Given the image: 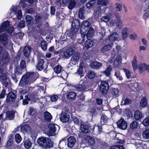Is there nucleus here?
<instances>
[{"label": "nucleus", "mask_w": 149, "mask_h": 149, "mask_svg": "<svg viewBox=\"0 0 149 149\" xmlns=\"http://www.w3.org/2000/svg\"><path fill=\"white\" fill-rule=\"evenodd\" d=\"M131 101L127 98H125L122 101V103L124 105H127L130 103Z\"/></svg>", "instance_id": "64"}, {"label": "nucleus", "mask_w": 149, "mask_h": 149, "mask_svg": "<svg viewBox=\"0 0 149 149\" xmlns=\"http://www.w3.org/2000/svg\"><path fill=\"white\" fill-rule=\"evenodd\" d=\"M102 65L101 63L97 61L91 62L90 64V67L93 69H98Z\"/></svg>", "instance_id": "17"}, {"label": "nucleus", "mask_w": 149, "mask_h": 149, "mask_svg": "<svg viewBox=\"0 0 149 149\" xmlns=\"http://www.w3.org/2000/svg\"><path fill=\"white\" fill-rule=\"evenodd\" d=\"M0 57H1L3 60H7L8 58V54L7 52L5 51V50L0 45Z\"/></svg>", "instance_id": "12"}, {"label": "nucleus", "mask_w": 149, "mask_h": 149, "mask_svg": "<svg viewBox=\"0 0 149 149\" xmlns=\"http://www.w3.org/2000/svg\"><path fill=\"white\" fill-rule=\"evenodd\" d=\"M148 105V100L146 97H143L141 99L140 106L142 108H144L146 107Z\"/></svg>", "instance_id": "23"}, {"label": "nucleus", "mask_w": 149, "mask_h": 149, "mask_svg": "<svg viewBox=\"0 0 149 149\" xmlns=\"http://www.w3.org/2000/svg\"><path fill=\"white\" fill-rule=\"evenodd\" d=\"M80 59V54L78 53H76L71 58L70 63L73 65L78 64Z\"/></svg>", "instance_id": "10"}, {"label": "nucleus", "mask_w": 149, "mask_h": 149, "mask_svg": "<svg viewBox=\"0 0 149 149\" xmlns=\"http://www.w3.org/2000/svg\"><path fill=\"white\" fill-rule=\"evenodd\" d=\"M117 125L118 128L123 130H125L127 127V123L122 118H121L118 121Z\"/></svg>", "instance_id": "9"}, {"label": "nucleus", "mask_w": 149, "mask_h": 149, "mask_svg": "<svg viewBox=\"0 0 149 149\" xmlns=\"http://www.w3.org/2000/svg\"><path fill=\"white\" fill-rule=\"evenodd\" d=\"M85 8V7H82L79 10V17L81 19L84 18Z\"/></svg>", "instance_id": "26"}, {"label": "nucleus", "mask_w": 149, "mask_h": 149, "mask_svg": "<svg viewBox=\"0 0 149 149\" xmlns=\"http://www.w3.org/2000/svg\"><path fill=\"white\" fill-rule=\"evenodd\" d=\"M24 146L26 149L29 148L31 146L32 143L31 141L29 139H24Z\"/></svg>", "instance_id": "25"}, {"label": "nucleus", "mask_w": 149, "mask_h": 149, "mask_svg": "<svg viewBox=\"0 0 149 149\" xmlns=\"http://www.w3.org/2000/svg\"><path fill=\"white\" fill-rule=\"evenodd\" d=\"M81 132L85 133H87L89 132V127L87 125H81Z\"/></svg>", "instance_id": "28"}, {"label": "nucleus", "mask_w": 149, "mask_h": 149, "mask_svg": "<svg viewBox=\"0 0 149 149\" xmlns=\"http://www.w3.org/2000/svg\"><path fill=\"white\" fill-rule=\"evenodd\" d=\"M79 27H72L71 30L69 33V37L72 39H74L76 38V34L79 29Z\"/></svg>", "instance_id": "8"}, {"label": "nucleus", "mask_w": 149, "mask_h": 149, "mask_svg": "<svg viewBox=\"0 0 149 149\" xmlns=\"http://www.w3.org/2000/svg\"><path fill=\"white\" fill-rule=\"evenodd\" d=\"M6 79V75L5 73H3L2 70L0 68V80L2 79L5 80Z\"/></svg>", "instance_id": "50"}, {"label": "nucleus", "mask_w": 149, "mask_h": 149, "mask_svg": "<svg viewBox=\"0 0 149 149\" xmlns=\"http://www.w3.org/2000/svg\"><path fill=\"white\" fill-rule=\"evenodd\" d=\"M15 95L13 92H10L8 94L6 100L7 102L14 101L15 99Z\"/></svg>", "instance_id": "16"}, {"label": "nucleus", "mask_w": 149, "mask_h": 149, "mask_svg": "<svg viewBox=\"0 0 149 149\" xmlns=\"http://www.w3.org/2000/svg\"><path fill=\"white\" fill-rule=\"evenodd\" d=\"M44 117L45 119L48 121H50L52 118L51 114L47 111H46L44 113Z\"/></svg>", "instance_id": "44"}, {"label": "nucleus", "mask_w": 149, "mask_h": 149, "mask_svg": "<svg viewBox=\"0 0 149 149\" xmlns=\"http://www.w3.org/2000/svg\"><path fill=\"white\" fill-rule=\"evenodd\" d=\"M118 38V34L116 32H114L109 36V39L111 41H114L117 40Z\"/></svg>", "instance_id": "24"}, {"label": "nucleus", "mask_w": 149, "mask_h": 149, "mask_svg": "<svg viewBox=\"0 0 149 149\" xmlns=\"http://www.w3.org/2000/svg\"><path fill=\"white\" fill-rule=\"evenodd\" d=\"M33 74L32 73H28L23 76L19 82L20 85L23 86L30 84L35 79L33 78Z\"/></svg>", "instance_id": "2"}, {"label": "nucleus", "mask_w": 149, "mask_h": 149, "mask_svg": "<svg viewBox=\"0 0 149 149\" xmlns=\"http://www.w3.org/2000/svg\"><path fill=\"white\" fill-rule=\"evenodd\" d=\"M60 119L63 123L68 122L70 119V116L67 113H61Z\"/></svg>", "instance_id": "14"}, {"label": "nucleus", "mask_w": 149, "mask_h": 149, "mask_svg": "<svg viewBox=\"0 0 149 149\" xmlns=\"http://www.w3.org/2000/svg\"><path fill=\"white\" fill-rule=\"evenodd\" d=\"M96 75V73L94 71H90L88 73V77L91 79L94 78Z\"/></svg>", "instance_id": "53"}, {"label": "nucleus", "mask_w": 149, "mask_h": 149, "mask_svg": "<svg viewBox=\"0 0 149 149\" xmlns=\"http://www.w3.org/2000/svg\"><path fill=\"white\" fill-rule=\"evenodd\" d=\"M68 146L70 148L73 147L75 145L76 142V140L75 138L72 136H70L68 139Z\"/></svg>", "instance_id": "13"}, {"label": "nucleus", "mask_w": 149, "mask_h": 149, "mask_svg": "<svg viewBox=\"0 0 149 149\" xmlns=\"http://www.w3.org/2000/svg\"><path fill=\"white\" fill-rule=\"evenodd\" d=\"M109 3L108 0H97V5L102 6H106Z\"/></svg>", "instance_id": "36"}, {"label": "nucleus", "mask_w": 149, "mask_h": 149, "mask_svg": "<svg viewBox=\"0 0 149 149\" xmlns=\"http://www.w3.org/2000/svg\"><path fill=\"white\" fill-rule=\"evenodd\" d=\"M110 16H109V15H108L106 16L103 17L101 18V19L102 21L106 23H107L109 21L110 18Z\"/></svg>", "instance_id": "61"}, {"label": "nucleus", "mask_w": 149, "mask_h": 149, "mask_svg": "<svg viewBox=\"0 0 149 149\" xmlns=\"http://www.w3.org/2000/svg\"><path fill=\"white\" fill-rule=\"evenodd\" d=\"M38 93V92H36L35 91L34 94L29 95L28 94L27 95H26L25 96V98L26 99H27L28 101H30L31 100H33L36 97V95Z\"/></svg>", "instance_id": "39"}, {"label": "nucleus", "mask_w": 149, "mask_h": 149, "mask_svg": "<svg viewBox=\"0 0 149 149\" xmlns=\"http://www.w3.org/2000/svg\"><path fill=\"white\" fill-rule=\"evenodd\" d=\"M91 27L90 24L86 20L83 21L81 24L80 27L81 33H84L87 32L89 28Z\"/></svg>", "instance_id": "4"}, {"label": "nucleus", "mask_w": 149, "mask_h": 149, "mask_svg": "<svg viewBox=\"0 0 149 149\" xmlns=\"http://www.w3.org/2000/svg\"><path fill=\"white\" fill-rule=\"evenodd\" d=\"M116 23V19L114 18H110L109 20V25L111 26H114Z\"/></svg>", "instance_id": "58"}, {"label": "nucleus", "mask_w": 149, "mask_h": 149, "mask_svg": "<svg viewBox=\"0 0 149 149\" xmlns=\"http://www.w3.org/2000/svg\"><path fill=\"white\" fill-rule=\"evenodd\" d=\"M96 1L95 0H90L86 5L87 8H90L95 5Z\"/></svg>", "instance_id": "48"}, {"label": "nucleus", "mask_w": 149, "mask_h": 149, "mask_svg": "<svg viewBox=\"0 0 149 149\" xmlns=\"http://www.w3.org/2000/svg\"><path fill=\"white\" fill-rule=\"evenodd\" d=\"M127 28H125L123 30L122 32V36L123 39H124L127 36Z\"/></svg>", "instance_id": "54"}, {"label": "nucleus", "mask_w": 149, "mask_h": 149, "mask_svg": "<svg viewBox=\"0 0 149 149\" xmlns=\"http://www.w3.org/2000/svg\"><path fill=\"white\" fill-rule=\"evenodd\" d=\"M50 100L52 102H55L58 98V97L56 95H54L50 97Z\"/></svg>", "instance_id": "63"}, {"label": "nucleus", "mask_w": 149, "mask_h": 149, "mask_svg": "<svg viewBox=\"0 0 149 149\" xmlns=\"http://www.w3.org/2000/svg\"><path fill=\"white\" fill-rule=\"evenodd\" d=\"M21 130L23 132H28L30 131V128L29 125L26 124L23 126L21 127Z\"/></svg>", "instance_id": "40"}, {"label": "nucleus", "mask_w": 149, "mask_h": 149, "mask_svg": "<svg viewBox=\"0 0 149 149\" xmlns=\"http://www.w3.org/2000/svg\"><path fill=\"white\" fill-rule=\"evenodd\" d=\"M80 25L79 22L78 20L76 19H74L72 24V27H76L77 28L78 27H79Z\"/></svg>", "instance_id": "46"}, {"label": "nucleus", "mask_w": 149, "mask_h": 149, "mask_svg": "<svg viewBox=\"0 0 149 149\" xmlns=\"http://www.w3.org/2000/svg\"><path fill=\"white\" fill-rule=\"evenodd\" d=\"M94 33V30L93 28L91 27L89 28L87 32L84 33H81L83 34L84 35H86L88 38H90L93 36Z\"/></svg>", "instance_id": "18"}, {"label": "nucleus", "mask_w": 149, "mask_h": 149, "mask_svg": "<svg viewBox=\"0 0 149 149\" xmlns=\"http://www.w3.org/2000/svg\"><path fill=\"white\" fill-rule=\"evenodd\" d=\"M55 72L57 74H58L61 72L63 70H62V67L60 65L56 66L54 68Z\"/></svg>", "instance_id": "33"}, {"label": "nucleus", "mask_w": 149, "mask_h": 149, "mask_svg": "<svg viewBox=\"0 0 149 149\" xmlns=\"http://www.w3.org/2000/svg\"><path fill=\"white\" fill-rule=\"evenodd\" d=\"M86 140L88 143L91 145H93L95 143V141L93 138L90 136H87Z\"/></svg>", "instance_id": "37"}, {"label": "nucleus", "mask_w": 149, "mask_h": 149, "mask_svg": "<svg viewBox=\"0 0 149 149\" xmlns=\"http://www.w3.org/2000/svg\"><path fill=\"white\" fill-rule=\"evenodd\" d=\"M37 142L38 145L43 148H50L53 146V141L49 138L45 137L39 138Z\"/></svg>", "instance_id": "1"}, {"label": "nucleus", "mask_w": 149, "mask_h": 149, "mask_svg": "<svg viewBox=\"0 0 149 149\" xmlns=\"http://www.w3.org/2000/svg\"><path fill=\"white\" fill-rule=\"evenodd\" d=\"M109 87L108 82L106 81H102L101 83L100 90L102 92L104 93H106Z\"/></svg>", "instance_id": "7"}, {"label": "nucleus", "mask_w": 149, "mask_h": 149, "mask_svg": "<svg viewBox=\"0 0 149 149\" xmlns=\"http://www.w3.org/2000/svg\"><path fill=\"white\" fill-rule=\"evenodd\" d=\"M143 125L146 127L148 126L149 125V116L145 118L142 122Z\"/></svg>", "instance_id": "57"}, {"label": "nucleus", "mask_w": 149, "mask_h": 149, "mask_svg": "<svg viewBox=\"0 0 149 149\" xmlns=\"http://www.w3.org/2000/svg\"><path fill=\"white\" fill-rule=\"evenodd\" d=\"M138 125V122L136 121H133L130 124V128L132 130L136 129L137 128Z\"/></svg>", "instance_id": "27"}, {"label": "nucleus", "mask_w": 149, "mask_h": 149, "mask_svg": "<svg viewBox=\"0 0 149 149\" xmlns=\"http://www.w3.org/2000/svg\"><path fill=\"white\" fill-rule=\"evenodd\" d=\"M139 69L140 73L143 72L146 70V65L145 64H141L139 65Z\"/></svg>", "instance_id": "45"}, {"label": "nucleus", "mask_w": 149, "mask_h": 149, "mask_svg": "<svg viewBox=\"0 0 149 149\" xmlns=\"http://www.w3.org/2000/svg\"><path fill=\"white\" fill-rule=\"evenodd\" d=\"M75 52V50L71 48H69L64 51L63 56L65 58H69Z\"/></svg>", "instance_id": "11"}, {"label": "nucleus", "mask_w": 149, "mask_h": 149, "mask_svg": "<svg viewBox=\"0 0 149 149\" xmlns=\"http://www.w3.org/2000/svg\"><path fill=\"white\" fill-rule=\"evenodd\" d=\"M66 140L63 139L61 141L58 145L59 147L61 149H64L66 147Z\"/></svg>", "instance_id": "34"}, {"label": "nucleus", "mask_w": 149, "mask_h": 149, "mask_svg": "<svg viewBox=\"0 0 149 149\" xmlns=\"http://www.w3.org/2000/svg\"><path fill=\"white\" fill-rule=\"evenodd\" d=\"M116 19L117 20L116 23V27L117 28L120 29L122 27L123 23L120 20V18L118 17H116Z\"/></svg>", "instance_id": "38"}, {"label": "nucleus", "mask_w": 149, "mask_h": 149, "mask_svg": "<svg viewBox=\"0 0 149 149\" xmlns=\"http://www.w3.org/2000/svg\"><path fill=\"white\" fill-rule=\"evenodd\" d=\"M109 120V118L105 115H103L101 117V124L103 125L104 123H107Z\"/></svg>", "instance_id": "47"}, {"label": "nucleus", "mask_w": 149, "mask_h": 149, "mask_svg": "<svg viewBox=\"0 0 149 149\" xmlns=\"http://www.w3.org/2000/svg\"><path fill=\"white\" fill-rule=\"evenodd\" d=\"M93 41L90 39H88L86 41L84 45V47H86L87 49H88L91 47L93 46Z\"/></svg>", "instance_id": "35"}, {"label": "nucleus", "mask_w": 149, "mask_h": 149, "mask_svg": "<svg viewBox=\"0 0 149 149\" xmlns=\"http://www.w3.org/2000/svg\"><path fill=\"white\" fill-rule=\"evenodd\" d=\"M15 141L17 143H19L22 140L21 136L19 134H16L15 135Z\"/></svg>", "instance_id": "52"}, {"label": "nucleus", "mask_w": 149, "mask_h": 149, "mask_svg": "<svg viewBox=\"0 0 149 149\" xmlns=\"http://www.w3.org/2000/svg\"><path fill=\"white\" fill-rule=\"evenodd\" d=\"M142 136L144 139L149 138V129H146L143 131Z\"/></svg>", "instance_id": "42"}, {"label": "nucleus", "mask_w": 149, "mask_h": 149, "mask_svg": "<svg viewBox=\"0 0 149 149\" xmlns=\"http://www.w3.org/2000/svg\"><path fill=\"white\" fill-rule=\"evenodd\" d=\"M85 64L83 63H81L79 67V69L77 71L78 74L80 75L81 77L83 76L84 74V68Z\"/></svg>", "instance_id": "15"}, {"label": "nucleus", "mask_w": 149, "mask_h": 149, "mask_svg": "<svg viewBox=\"0 0 149 149\" xmlns=\"http://www.w3.org/2000/svg\"><path fill=\"white\" fill-rule=\"evenodd\" d=\"M0 40L1 43L3 44L4 46L8 42L7 36L6 34H3L0 36Z\"/></svg>", "instance_id": "19"}, {"label": "nucleus", "mask_w": 149, "mask_h": 149, "mask_svg": "<svg viewBox=\"0 0 149 149\" xmlns=\"http://www.w3.org/2000/svg\"><path fill=\"white\" fill-rule=\"evenodd\" d=\"M113 44L111 43L110 44L104 46L101 49V51L103 53H104L106 52L109 50L113 46Z\"/></svg>", "instance_id": "21"}, {"label": "nucleus", "mask_w": 149, "mask_h": 149, "mask_svg": "<svg viewBox=\"0 0 149 149\" xmlns=\"http://www.w3.org/2000/svg\"><path fill=\"white\" fill-rule=\"evenodd\" d=\"M14 114V112L10 111H8L6 114V117L9 120H12L13 119Z\"/></svg>", "instance_id": "30"}, {"label": "nucleus", "mask_w": 149, "mask_h": 149, "mask_svg": "<svg viewBox=\"0 0 149 149\" xmlns=\"http://www.w3.org/2000/svg\"><path fill=\"white\" fill-rule=\"evenodd\" d=\"M44 63V60L43 59H39L36 66L37 69L39 70H42L43 68Z\"/></svg>", "instance_id": "22"}, {"label": "nucleus", "mask_w": 149, "mask_h": 149, "mask_svg": "<svg viewBox=\"0 0 149 149\" xmlns=\"http://www.w3.org/2000/svg\"><path fill=\"white\" fill-rule=\"evenodd\" d=\"M31 51V49L29 46H25L24 49V54L26 56H29L30 53Z\"/></svg>", "instance_id": "29"}, {"label": "nucleus", "mask_w": 149, "mask_h": 149, "mask_svg": "<svg viewBox=\"0 0 149 149\" xmlns=\"http://www.w3.org/2000/svg\"><path fill=\"white\" fill-rule=\"evenodd\" d=\"M111 66H109L105 69V71L103 72L102 73L107 77H108L111 74Z\"/></svg>", "instance_id": "32"}, {"label": "nucleus", "mask_w": 149, "mask_h": 149, "mask_svg": "<svg viewBox=\"0 0 149 149\" xmlns=\"http://www.w3.org/2000/svg\"><path fill=\"white\" fill-rule=\"evenodd\" d=\"M115 75L118 79L120 81H121L123 80V78L121 75L120 71L119 70H118L116 71Z\"/></svg>", "instance_id": "49"}, {"label": "nucleus", "mask_w": 149, "mask_h": 149, "mask_svg": "<svg viewBox=\"0 0 149 149\" xmlns=\"http://www.w3.org/2000/svg\"><path fill=\"white\" fill-rule=\"evenodd\" d=\"M41 47L45 51L47 49V42L45 41H42L41 42Z\"/></svg>", "instance_id": "51"}, {"label": "nucleus", "mask_w": 149, "mask_h": 149, "mask_svg": "<svg viewBox=\"0 0 149 149\" xmlns=\"http://www.w3.org/2000/svg\"><path fill=\"white\" fill-rule=\"evenodd\" d=\"M123 70L125 73L128 79L130 78L131 76V73L130 71L128 70L125 69H123Z\"/></svg>", "instance_id": "62"}, {"label": "nucleus", "mask_w": 149, "mask_h": 149, "mask_svg": "<svg viewBox=\"0 0 149 149\" xmlns=\"http://www.w3.org/2000/svg\"><path fill=\"white\" fill-rule=\"evenodd\" d=\"M129 86L133 90H134L135 89L138 87V84L136 82L134 83L130 84H129Z\"/></svg>", "instance_id": "59"}, {"label": "nucleus", "mask_w": 149, "mask_h": 149, "mask_svg": "<svg viewBox=\"0 0 149 149\" xmlns=\"http://www.w3.org/2000/svg\"><path fill=\"white\" fill-rule=\"evenodd\" d=\"M76 88L78 90L82 91L85 88V84L83 83L82 81H81L79 82V84L77 86Z\"/></svg>", "instance_id": "41"}, {"label": "nucleus", "mask_w": 149, "mask_h": 149, "mask_svg": "<svg viewBox=\"0 0 149 149\" xmlns=\"http://www.w3.org/2000/svg\"><path fill=\"white\" fill-rule=\"evenodd\" d=\"M76 96V93L73 92H70L67 95V97L69 99H74Z\"/></svg>", "instance_id": "55"}, {"label": "nucleus", "mask_w": 149, "mask_h": 149, "mask_svg": "<svg viewBox=\"0 0 149 149\" xmlns=\"http://www.w3.org/2000/svg\"><path fill=\"white\" fill-rule=\"evenodd\" d=\"M25 19L28 25H31L33 23L34 18L29 15L26 16Z\"/></svg>", "instance_id": "31"}, {"label": "nucleus", "mask_w": 149, "mask_h": 149, "mask_svg": "<svg viewBox=\"0 0 149 149\" xmlns=\"http://www.w3.org/2000/svg\"><path fill=\"white\" fill-rule=\"evenodd\" d=\"M143 117L142 113L139 110H136L134 113V117L136 120H139Z\"/></svg>", "instance_id": "20"}, {"label": "nucleus", "mask_w": 149, "mask_h": 149, "mask_svg": "<svg viewBox=\"0 0 149 149\" xmlns=\"http://www.w3.org/2000/svg\"><path fill=\"white\" fill-rule=\"evenodd\" d=\"M17 8L18 7L17 6H12L11 8V11L10 13L11 15L12 14L15 15L16 16H17L18 19H19L21 18L22 14L20 10H18L17 11Z\"/></svg>", "instance_id": "6"}, {"label": "nucleus", "mask_w": 149, "mask_h": 149, "mask_svg": "<svg viewBox=\"0 0 149 149\" xmlns=\"http://www.w3.org/2000/svg\"><path fill=\"white\" fill-rule=\"evenodd\" d=\"M6 29H7L8 33L10 34L12 33L13 30V26L10 27L9 28V22L8 21L4 22L0 27L1 32H3Z\"/></svg>", "instance_id": "3"}, {"label": "nucleus", "mask_w": 149, "mask_h": 149, "mask_svg": "<svg viewBox=\"0 0 149 149\" xmlns=\"http://www.w3.org/2000/svg\"><path fill=\"white\" fill-rule=\"evenodd\" d=\"M57 126H58L57 125H55L53 124H49L47 128L48 134L51 136L55 135L56 134V127Z\"/></svg>", "instance_id": "5"}, {"label": "nucleus", "mask_w": 149, "mask_h": 149, "mask_svg": "<svg viewBox=\"0 0 149 149\" xmlns=\"http://www.w3.org/2000/svg\"><path fill=\"white\" fill-rule=\"evenodd\" d=\"M76 5V2L74 0H71L69 6L68 8L70 9H72L74 8Z\"/></svg>", "instance_id": "56"}, {"label": "nucleus", "mask_w": 149, "mask_h": 149, "mask_svg": "<svg viewBox=\"0 0 149 149\" xmlns=\"http://www.w3.org/2000/svg\"><path fill=\"white\" fill-rule=\"evenodd\" d=\"M132 66L134 71L137 69V62L136 58L135 57L131 62Z\"/></svg>", "instance_id": "43"}, {"label": "nucleus", "mask_w": 149, "mask_h": 149, "mask_svg": "<svg viewBox=\"0 0 149 149\" xmlns=\"http://www.w3.org/2000/svg\"><path fill=\"white\" fill-rule=\"evenodd\" d=\"M143 18L146 20L149 17V9H146L145 11Z\"/></svg>", "instance_id": "60"}]
</instances>
